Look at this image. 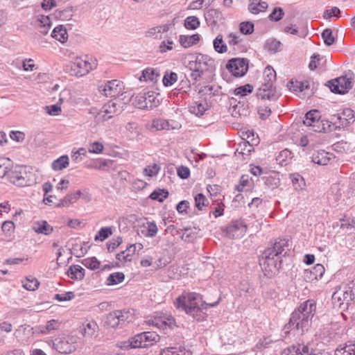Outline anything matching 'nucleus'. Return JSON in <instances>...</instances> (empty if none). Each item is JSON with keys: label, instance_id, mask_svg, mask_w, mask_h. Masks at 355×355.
<instances>
[{"label": "nucleus", "instance_id": "5701e85b", "mask_svg": "<svg viewBox=\"0 0 355 355\" xmlns=\"http://www.w3.org/2000/svg\"><path fill=\"white\" fill-rule=\"evenodd\" d=\"M325 269L322 264H316L309 271L306 270V277L310 280L321 279L324 273Z\"/></svg>", "mask_w": 355, "mask_h": 355}, {"label": "nucleus", "instance_id": "e433bc0d", "mask_svg": "<svg viewBox=\"0 0 355 355\" xmlns=\"http://www.w3.org/2000/svg\"><path fill=\"white\" fill-rule=\"evenodd\" d=\"M192 353L190 350L185 349L177 350L173 347H168L162 349L159 355H191Z\"/></svg>", "mask_w": 355, "mask_h": 355}, {"label": "nucleus", "instance_id": "0eeeda50", "mask_svg": "<svg viewBox=\"0 0 355 355\" xmlns=\"http://www.w3.org/2000/svg\"><path fill=\"white\" fill-rule=\"evenodd\" d=\"M160 340V336L155 331H144L133 336V343L137 348H148Z\"/></svg>", "mask_w": 355, "mask_h": 355}, {"label": "nucleus", "instance_id": "7c9ffc66", "mask_svg": "<svg viewBox=\"0 0 355 355\" xmlns=\"http://www.w3.org/2000/svg\"><path fill=\"white\" fill-rule=\"evenodd\" d=\"M51 22L49 17L42 16L37 21V30L42 35H46L51 28Z\"/></svg>", "mask_w": 355, "mask_h": 355}, {"label": "nucleus", "instance_id": "6e6d98bb", "mask_svg": "<svg viewBox=\"0 0 355 355\" xmlns=\"http://www.w3.org/2000/svg\"><path fill=\"white\" fill-rule=\"evenodd\" d=\"M195 205L198 210L202 211V207L207 206L208 201L206 197L202 193H198L195 198Z\"/></svg>", "mask_w": 355, "mask_h": 355}, {"label": "nucleus", "instance_id": "473e14b6", "mask_svg": "<svg viewBox=\"0 0 355 355\" xmlns=\"http://www.w3.org/2000/svg\"><path fill=\"white\" fill-rule=\"evenodd\" d=\"M159 76V74L156 71V70L151 68H147L143 71L140 80H150L153 83H156Z\"/></svg>", "mask_w": 355, "mask_h": 355}, {"label": "nucleus", "instance_id": "603ef678", "mask_svg": "<svg viewBox=\"0 0 355 355\" xmlns=\"http://www.w3.org/2000/svg\"><path fill=\"white\" fill-rule=\"evenodd\" d=\"M82 263L87 268L91 270L98 269L100 267V261L95 257L85 259L82 261Z\"/></svg>", "mask_w": 355, "mask_h": 355}, {"label": "nucleus", "instance_id": "f03ea898", "mask_svg": "<svg viewBox=\"0 0 355 355\" xmlns=\"http://www.w3.org/2000/svg\"><path fill=\"white\" fill-rule=\"evenodd\" d=\"M315 310L316 305L313 300L304 302L292 313L289 322L284 328L300 330L304 333L311 327Z\"/></svg>", "mask_w": 355, "mask_h": 355}, {"label": "nucleus", "instance_id": "2eb2a0df", "mask_svg": "<svg viewBox=\"0 0 355 355\" xmlns=\"http://www.w3.org/2000/svg\"><path fill=\"white\" fill-rule=\"evenodd\" d=\"M90 69V63L81 58H76L71 64L72 74L76 76H83L88 73Z\"/></svg>", "mask_w": 355, "mask_h": 355}, {"label": "nucleus", "instance_id": "a878e982", "mask_svg": "<svg viewBox=\"0 0 355 355\" xmlns=\"http://www.w3.org/2000/svg\"><path fill=\"white\" fill-rule=\"evenodd\" d=\"M85 269L79 265H71L67 274L72 279L81 280L85 277Z\"/></svg>", "mask_w": 355, "mask_h": 355}, {"label": "nucleus", "instance_id": "412c9836", "mask_svg": "<svg viewBox=\"0 0 355 355\" xmlns=\"http://www.w3.org/2000/svg\"><path fill=\"white\" fill-rule=\"evenodd\" d=\"M32 229L36 233L44 235H49L53 230V227H51L46 220L35 223L32 226Z\"/></svg>", "mask_w": 355, "mask_h": 355}, {"label": "nucleus", "instance_id": "ea45409f", "mask_svg": "<svg viewBox=\"0 0 355 355\" xmlns=\"http://www.w3.org/2000/svg\"><path fill=\"white\" fill-rule=\"evenodd\" d=\"M168 196V191L166 189H155L150 195V198L153 200L163 202Z\"/></svg>", "mask_w": 355, "mask_h": 355}, {"label": "nucleus", "instance_id": "9b49d317", "mask_svg": "<svg viewBox=\"0 0 355 355\" xmlns=\"http://www.w3.org/2000/svg\"><path fill=\"white\" fill-rule=\"evenodd\" d=\"M320 112L316 110H312L305 114L303 123L311 130L321 132L325 131V128L322 121H320Z\"/></svg>", "mask_w": 355, "mask_h": 355}, {"label": "nucleus", "instance_id": "79ce46f5", "mask_svg": "<svg viewBox=\"0 0 355 355\" xmlns=\"http://www.w3.org/2000/svg\"><path fill=\"white\" fill-rule=\"evenodd\" d=\"M125 279V275L123 272H116L112 273L107 279V285H115L122 282Z\"/></svg>", "mask_w": 355, "mask_h": 355}, {"label": "nucleus", "instance_id": "a19ab883", "mask_svg": "<svg viewBox=\"0 0 355 355\" xmlns=\"http://www.w3.org/2000/svg\"><path fill=\"white\" fill-rule=\"evenodd\" d=\"M287 86L290 90H293L294 92H302L304 89H308L309 87V83L306 81V82H298V81L293 82V80L289 81Z\"/></svg>", "mask_w": 355, "mask_h": 355}, {"label": "nucleus", "instance_id": "49530a36", "mask_svg": "<svg viewBox=\"0 0 355 355\" xmlns=\"http://www.w3.org/2000/svg\"><path fill=\"white\" fill-rule=\"evenodd\" d=\"M89 113L95 117L97 122L106 121L112 117L108 113L103 112V109L99 111L92 110Z\"/></svg>", "mask_w": 355, "mask_h": 355}, {"label": "nucleus", "instance_id": "774afa93", "mask_svg": "<svg viewBox=\"0 0 355 355\" xmlns=\"http://www.w3.org/2000/svg\"><path fill=\"white\" fill-rule=\"evenodd\" d=\"M353 344L346 345L343 348L336 350V355H354Z\"/></svg>", "mask_w": 355, "mask_h": 355}, {"label": "nucleus", "instance_id": "4d7b16f0", "mask_svg": "<svg viewBox=\"0 0 355 355\" xmlns=\"http://www.w3.org/2000/svg\"><path fill=\"white\" fill-rule=\"evenodd\" d=\"M133 105L139 109H145L147 108V104L146 102V96H144V94H139L136 96L132 102Z\"/></svg>", "mask_w": 355, "mask_h": 355}, {"label": "nucleus", "instance_id": "13d9d810", "mask_svg": "<svg viewBox=\"0 0 355 355\" xmlns=\"http://www.w3.org/2000/svg\"><path fill=\"white\" fill-rule=\"evenodd\" d=\"M206 110L207 108L205 107L204 105H202L201 103L197 102H196L194 105L189 107L190 112L196 114V116H202Z\"/></svg>", "mask_w": 355, "mask_h": 355}, {"label": "nucleus", "instance_id": "052dcab7", "mask_svg": "<svg viewBox=\"0 0 355 355\" xmlns=\"http://www.w3.org/2000/svg\"><path fill=\"white\" fill-rule=\"evenodd\" d=\"M158 229L155 222L148 223V227L146 230H142V233L148 237H153L157 233Z\"/></svg>", "mask_w": 355, "mask_h": 355}, {"label": "nucleus", "instance_id": "c9c22d12", "mask_svg": "<svg viewBox=\"0 0 355 355\" xmlns=\"http://www.w3.org/2000/svg\"><path fill=\"white\" fill-rule=\"evenodd\" d=\"M213 45L214 50L219 53H223L227 51V45L224 43L223 35L220 34L218 35L215 38Z\"/></svg>", "mask_w": 355, "mask_h": 355}, {"label": "nucleus", "instance_id": "1a4fd4ad", "mask_svg": "<svg viewBox=\"0 0 355 355\" xmlns=\"http://www.w3.org/2000/svg\"><path fill=\"white\" fill-rule=\"evenodd\" d=\"M330 119L335 130L345 128L355 121L354 112L350 108H345L340 114L331 115Z\"/></svg>", "mask_w": 355, "mask_h": 355}, {"label": "nucleus", "instance_id": "de8ad7c7", "mask_svg": "<svg viewBox=\"0 0 355 355\" xmlns=\"http://www.w3.org/2000/svg\"><path fill=\"white\" fill-rule=\"evenodd\" d=\"M103 112L108 113L110 115L112 114H118L120 113L121 110L119 107L116 103L109 102L105 104L103 107Z\"/></svg>", "mask_w": 355, "mask_h": 355}, {"label": "nucleus", "instance_id": "aec40b11", "mask_svg": "<svg viewBox=\"0 0 355 355\" xmlns=\"http://www.w3.org/2000/svg\"><path fill=\"white\" fill-rule=\"evenodd\" d=\"M119 313V310L108 313L103 320L104 326L107 328H116L119 325H121L120 318L117 315V314Z\"/></svg>", "mask_w": 355, "mask_h": 355}, {"label": "nucleus", "instance_id": "f704fd0d", "mask_svg": "<svg viewBox=\"0 0 355 355\" xmlns=\"http://www.w3.org/2000/svg\"><path fill=\"white\" fill-rule=\"evenodd\" d=\"M168 120H165L163 119H155L153 120L152 123L150 125V127L149 128L150 131H157V130H166V128H168Z\"/></svg>", "mask_w": 355, "mask_h": 355}, {"label": "nucleus", "instance_id": "393cba45", "mask_svg": "<svg viewBox=\"0 0 355 355\" xmlns=\"http://www.w3.org/2000/svg\"><path fill=\"white\" fill-rule=\"evenodd\" d=\"M81 196V191L80 190L75 193L68 194L62 199L60 200L58 203L55 204L56 207H68L71 204L74 203Z\"/></svg>", "mask_w": 355, "mask_h": 355}, {"label": "nucleus", "instance_id": "6ab92c4d", "mask_svg": "<svg viewBox=\"0 0 355 355\" xmlns=\"http://www.w3.org/2000/svg\"><path fill=\"white\" fill-rule=\"evenodd\" d=\"M99 330L98 325L96 322L92 320L87 324H83V328L81 330L82 334L89 338H96L98 336Z\"/></svg>", "mask_w": 355, "mask_h": 355}, {"label": "nucleus", "instance_id": "4468645a", "mask_svg": "<svg viewBox=\"0 0 355 355\" xmlns=\"http://www.w3.org/2000/svg\"><path fill=\"white\" fill-rule=\"evenodd\" d=\"M258 98L275 101L280 96L275 87L270 83H263L257 92Z\"/></svg>", "mask_w": 355, "mask_h": 355}, {"label": "nucleus", "instance_id": "39448f33", "mask_svg": "<svg viewBox=\"0 0 355 355\" xmlns=\"http://www.w3.org/2000/svg\"><path fill=\"white\" fill-rule=\"evenodd\" d=\"M354 73L349 71L347 73L338 78L329 80L327 85L334 94H345L352 87Z\"/></svg>", "mask_w": 355, "mask_h": 355}, {"label": "nucleus", "instance_id": "864d4df0", "mask_svg": "<svg viewBox=\"0 0 355 355\" xmlns=\"http://www.w3.org/2000/svg\"><path fill=\"white\" fill-rule=\"evenodd\" d=\"M322 37L327 46H331L335 42V37L333 36L332 30L326 28L322 33Z\"/></svg>", "mask_w": 355, "mask_h": 355}, {"label": "nucleus", "instance_id": "423d86ee", "mask_svg": "<svg viewBox=\"0 0 355 355\" xmlns=\"http://www.w3.org/2000/svg\"><path fill=\"white\" fill-rule=\"evenodd\" d=\"M193 60L189 61V64L196 66L203 74L205 72L212 73L216 70L215 60L207 55L196 53L192 55Z\"/></svg>", "mask_w": 355, "mask_h": 355}, {"label": "nucleus", "instance_id": "dca6fc26", "mask_svg": "<svg viewBox=\"0 0 355 355\" xmlns=\"http://www.w3.org/2000/svg\"><path fill=\"white\" fill-rule=\"evenodd\" d=\"M335 159V156L330 153L321 150L314 153L311 156V160L313 163L318 165L325 166L330 164Z\"/></svg>", "mask_w": 355, "mask_h": 355}, {"label": "nucleus", "instance_id": "4c0bfd02", "mask_svg": "<svg viewBox=\"0 0 355 355\" xmlns=\"http://www.w3.org/2000/svg\"><path fill=\"white\" fill-rule=\"evenodd\" d=\"M290 179L296 190H302L305 186L304 178L298 173L290 175Z\"/></svg>", "mask_w": 355, "mask_h": 355}, {"label": "nucleus", "instance_id": "c03bdc74", "mask_svg": "<svg viewBox=\"0 0 355 355\" xmlns=\"http://www.w3.org/2000/svg\"><path fill=\"white\" fill-rule=\"evenodd\" d=\"M264 83H270L272 84L273 81L276 80V72L270 66L266 67L263 71Z\"/></svg>", "mask_w": 355, "mask_h": 355}, {"label": "nucleus", "instance_id": "bb28decb", "mask_svg": "<svg viewBox=\"0 0 355 355\" xmlns=\"http://www.w3.org/2000/svg\"><path fill=\"white\" fill-rule=\"evenodd\" d=\"M268 3L261 0H250L248 10L252 14H258L263 12L268 8Z\"/></svg>", "mask_w": 355, "mask_h": 355}, {"label": "nucleus", "instance_id": "37998d69", "mask_svg": "<svg viewBox=\"0 0 355 355\" xmlns=\"http://www.w3.org/2000/svg\"><path fill=\"white\" fill-rule=\"evenodd\" d=\"M112 234V227H103L100 229L98 232L97 234L94 237V240H100L101 241L107 239Z\"/></svg>", "mask_w": 355, "mask_h": 355}, {"label": "nucleus", "instance_id": "f8f14e48", "mask_svg": "<svg viewBox=\"0 0 355 355\" xmlns=\"http://www.w3.org/2000/svg\"><path fill=\"white\" fill-rule=\"evenodd\" d=\"M247 230V225L241 220L232 221L228 226L223 229V232L230 239H236L245 234Z\"/></svg>", "mask_w": 355, "mask_h": 355}, {"label": "nucleus", "instance_id": "3c124183", "mask_svg": "<svg viewBox=\"0 0 355 355\" xmlns=\"http://www.w3.org/2000/svg\"><path fill=\"white\" fill-rule=\"evenodd\" d=\"M254 25L252 21H243L239 24L240 32L243 35H250L254 31Z\"/></svg>", "mask_w": 355, "mask_h": 355}, {"label": "nucleus", "instance_id": "a18cd8bd", "mask_svg": "<svg viewBox=\"0 0 355 355\" xmlns=\"http://www.w3.org/2000/svg\"><path fill=\"white\" fill-rule=\"evenodd\" d=\"M284 16V11L280 7H275L272 12L269 15L268 19L271 21H279Z\"/></svg>", "mask_w": 355, "mask_h": 355}, {"label": "nucleus", "instance_id": "338daca9", "mask_svg": "<svg viewBox=\"0 0 355 355\" xmlns=\"http://www.w3.org/2000/svg\"><path fill=\"white\" fill-rule=\"evenodd\" d=\"M300 345H292L288 347L282 352L281 355H300L301 352H300Z\"/></svg>", "mask_w": 355, "mask_h": 355}, {"label": "nucleus", "instance_id": "bf43d9fd", "mask_svg": "<svg viewBox=\"0 0 355 355\" xmlns=\"http://www.w3.org/2000/svg\"><path fill=\"white\" fill-rule=\"evenodd\" d=\"M253 90V87L250 84H246L243 86H240L237 87L234 90V94L236 95H241L242 96H245L248 94H250Z\"/></svg>", "mask_w": 355, "mask_h": 355}, {"label": "nucleus", "instance_id": "e2e57ef3", "mask_svg": "<svg viewBox=\"0 0 355 355\" xmlns=\"http://www.w3.org/2000/svg\"><path fill=\"white\" fill-rule=\"evenodd\" d=\"M136 344L133 343V336L130 338L128 340L119 342L116 344L117 347L122 349H135L137 346H135Z\"/></svg>", "mask_w": 355, "mask_h": 355}, {"label": "nucleus", "instance_id": "7ed1b4c3", "mask_svg": "<svg viewBox=\"0 0 355 355\" xmlns=\"http://www.w3.org/2000/svg\"><path fill=\"white\" fill-rule=\"evenodd\" d=\"M31 176V172L27 171L26 167L23 166H15L11 169L9 168L6 175L9 182L18 187L31 185L34 182Z\"/></svg>", "mask_w": 355, "mask_h": 355}, {"label": "nucleus", "instance_id": "09e8293b", "mask_svg": "<svg viewBox=\"0 0 355 355\" xmlns=\"http://www.w3.org/2000/svg\"><path fill=\"white\" fill-rule=\"evenodd\" d=\"M200 26V21L195 16H189L184 20V26L189 30H195Z\"/></svg>", "mask_w": 355, "mask_h": 355}, {"label": "nucleus", "instance_id": "b1692460", "mask_svg": "<svg viewBox=\"0 0 355 355\" xmlns=\"http://www.w3.org/2000/svg\"><path fill=\"white\" fill-rule=\"evenodd\" d=\"M60 322L56 320H51L47 322L46 325L36 327L35 332L42 334H47L53 330L59 328Z\"/></svg>", "mask_w": 355, "mask_h": 355}, {"label": "nucleus", "instance_id": "cd10ccee", "mask_svg": "<svg viewBox=\"0 0 355 355\" xmlns=\"http://www.w3.org/2000/svg\"><path fill=\"white\" fill-rule=\"evenodd\" d=\"M179 41L184 48H189L196 44L200 41V35L198 34H193L192 35H182L180 36Z\"/></svg>", "mask_w": 355, "mask_h": 355}, {"label": "nucleus", "instance_id": "c756f323", "mask_svg": "<svg viewBox=\"0 0 355 355\" xmlns=\"http://www.w3.org/2000/svg\"><path fill=\"white\" fill-rule=\"evenodd\" d=\"M144 94V96H146L147 109H152L159 105V100L157 98V96L159 95V94L153 91H149Z\"/></svg>", "mask_w": 355, "mask_h": 355}, {"label": "nucleus", "instance_id": "4be33fe9", "mask_svg": "<svg viewBox=\"0 0 355 355\" xmlns=\"http://www.w3.org/2000/svg\"><path fill=\"white\" fill-rule=\"evenodd\" d=\"M220 297H218L216 302L207 303L205 301H202L201 306L199 308V311H195L194 313H189L188 314L193 316L197 321H202L205 318V313L202 312L203 309H207L209 307L216 306L220 302Z\"/></svg>", "mask_w": 355, "mask_h": 355}, {"label": "nucleus", "instance_id": "6e6552de", "mask_svg": "<svg viewBox=\"0 0 355 355\" xmlns=\"http://www.w3.org/2000/svg\"><path fill=\"white\" fill-rule=\"evenodd\" d=\"M53 345L59 353L71 354L76 349V338L72 336H60L53 341Z\"/></svg>", "mask_w": 355, "mask_h": 355}, {"label": "nucleus", "instance_id": "680f3d73", "mask_svg": "<svg viewBox=\"0 0 355 355\" xmlns=\"http://www.w3.org/2000/svg\"><path fill=\"white\" fill-rule=\"evenodd\" d=\"M263 180L265 184L272 189L277 188L280 184L279 179L272 176L264 177Z\"/></svg>", "mask_w": 355, "mask_h": 355}, {"label": "nucleus", "instance_id": "f3484780", "mask_svg": "<svg viewBox=\"0 0 355 355\" xmlns=\"http://www.w3.org/2000/svg\"><path fill=\"white\" fill-rule=\"evenodd\" d=\"M204 16L207 25L211 28H214L218 22L223 19L221 12L214 8L207 10Z\"/></svg>", "mask_w": 355, "mask_h": 355}, {"label": "nucleus", "instance_id": "20e7f679", "mask_svg": "<svg viewBox=\"0 0 355 355\" xmlns=\"http://www.w3.org/2000/svg\"><path fill=\"white\" fill-rule=\"evenodd\" d=\"M202 297L199 293L192 292L183 294L179 296L175 302L178 309H181L187 313L199 311V308L202 307L198 304L199 302H202Z\"/></svg>", "mask_w": 355, "mask_h": 355}, {"label": "nucleus", "instance_id": "8fccbe9b", "mask_svg": "<svg viewBox=\"0 0 355 355\" xmlns=\"http://www.w3.org/2000/svg\"><path fill=\"white\" fill-rule=\"evenodd\" d=\"M178 80V74L175 72H166L163 78V84L166 87L171 86Z\"/></svg>", "mask_w": 355, "mask_h": 355}, {"label": "nucleus", "instance_id": "69168bd1", "mask_svg": "<svg viewBox=\"0 0 355 355\" xmlns=\"http://www.w3.org/2000/svg\"><path fill=\"white\" fill-rule=\"evenodd\" d=\"M188 67L189 70L191 71L190 77L193 81H198L203 76V73L201 71H200L198 69H196V66L189 64Z\"/></svg>", "mask_w": 355, "mask_h": 355}, {"label": "nucleus", "instance_id": "c85d7f7f", "mask_svg": "<svg viewBox=\"0 0 355 355\" xmlns=\"http://www.w3.org/2000/svg\"><path fill=\"white\" fill-rule=\"evenodd\" d=\"M51 37L64 43L67 40L68 34L66 28L62 25H59L53 30Z\"/></svg>", "mask_w": 355, "mask_h": 355}, {"label": "nucleus", "instance_id": "a211bd4d", "mask_svg": "<svg viewBox=\"0 0 355 355\" xmlns=\"http://www.w3.org/2000/svg\"><path fill=\"white\" fill-rule=\"evenodd\" d=\"M251 141L252 144H250L249 141H246L245 139H244L243 141L239 144V146L236 150L235 154L239 153L243 155H249L254 149L253 145H256L259 143L257 139H254V138L252 139Z\"/></svg>", "mask_w": 355, "mask_h": 355}, {"label": "nucleus", "instance_id": "ddd939ff", "mask_svg": "<svg viewBox=\"0 0 355 355\" xmlns=\"http://www.w3.org/2000/svg\"><path fill=\"white\" fill-rule=\"evenodd\" d=\"M123 89V83L118 80L107 81L104 86L99 87L100 92L105 96H118Z\"/></svg>", "mask_w": 355, "mask_h": 355}, {"label": "nucleus", "instance_id": "9d476101", "mask_svg": "<svg viewBox=\"0 0 355 355\" xmlns=\"http://www.w3.org/2000/svg\"><path fill=\"white\" fill-rule=\"evenodd\" d=\"M226 68L235 77H242L248 70V60L246 58H232L226 64Z\"/></svg>", "mask_w": 355, "mask_h": 355}, {"label": "nucleus", "instance_id": "f257e3e1", "mask_svg": "<svg viewBox=\"0 0 355 355\" xmlns=\"http://www.w3.org/2000/svg\"><path fill=\"white\" fill-rule=\"evenodd\" d=\"M290 250L289 240L279 239L262 252L259 264L266 276L271 277L278 272L282 267V258L287 256Z\"/></svg>", "mask_w": 355, "mask_h": 355}, {"label": "nucleus", "instance_id": "2f4dec72", "mask_svg": "<svg viewBox=\"0 0 355 355\" xmlns=\"http://www.w3.org/2000/svg\"><path fill=\"white\" fill-rule=\"evenodd\" d=\"M282 45L281 42L272 38L266 42L264 48L270 53H275L281 51Z\"/></svg>", "mask_w": 355, "mask_h": 355}, {"label": "nucleus", "instance_id": "5fc2aeb1", "mask_svg": "<svg viewBox=\"0 0 355 355\" xmlns=\"http://www.w3.org/2000/svg\"><path fill=\"white\" fill-rule=\"evenodd\" d=\"M40 282L36 278L30 277L26 278L23 286L26 290L35 291L38 288Z\"/></svg>", "mask_w": 355, "mask_h": 355}, {"label": "nucleus", "instance_id": "58836bf2", "mask_svg": "<svg viewBox=\"0 0 355 355\" xmlns=\"http://www.w3.org/2000/svg\"><path fill=\"white\" fill-rule=\"evenodd\" d=\"M219 89V87L215 88L212 85H206L200 89V90L198 91V94L201 96H209L210 97H212L218 95Z\"/></svg>", "mask_w": 355, "mask_h": 355}, {"label": "nucleus", "instance_id": "72a5a7b5", "mask_svg": "<svg viewBox=\"0 0 355 355\" xmlns=\"http://www.w3.org/2000/svg\"><path fill=\"white\" fill-rule=\"evenodd\" d=\"M69 165V157L67 155H62L52 162L51 167L54 171H61L66 168Z\"/></svg>", "mask_w": 355, "mask_h": 355}, {"label": "nucleus", "instance_id": "0e129e2a", "mask_svg": "<svg viewBox=\"0 0 355 355\" xmlns=\"http://www.w3.org/2000/svg\"><path fill=\"white\" fill-rule=\"evenodd\" d=\"M159 170L160 167L157 164H154L152 166H148L146 167L144 169V173L149 177H153L159 173Z\"/></svg>", "mask_w": 355, "mask_h": 355}]
</instances>
